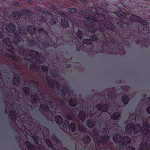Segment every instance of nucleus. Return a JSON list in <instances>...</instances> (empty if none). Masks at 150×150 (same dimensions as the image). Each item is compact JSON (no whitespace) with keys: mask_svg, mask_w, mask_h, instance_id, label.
I'll list each match as a JSON object with an SVG mask.
<instances>
[{"mask_svg":"<svg viewBox=\"0 0 150 150\" xmlns=\"http://www.w3.org/2000/svg\"><path fill=\"white\" fill-rule=\"evenodd\" d=\"M120 114L118 112H115L113 113L111 116L112 119L116 120H117L120 116Z\"/></svg>","mask_w":150,"mask_h":150,"instance_id":"nucleus-17","label":"nucleus"},{"mask_svg":"<svg viewBox=\"0 0 150 150\" xmlns=\"http://www.w3.org/2000/svg\"><path fill=\"white\" fill-rule=\"evenodd\" d=\"M95 10L96 13L95 14V17H93L91 15L85 16L84 18L85 24L89 27L90 28V31L91 32L94 33L96 30L93 29L95 27V22H98V21H103L105 20L104 15L103 13H102L103 9H101L100 7L96 8Z\"/></svg>","mask_w":150,"mask_h":150,"instance_id":"nucleus-1","label":"nucleus"},{"mask_svg":"<svg viewBox=\"0 0 150 150\" xmlns=\"http://www.w3.org/2000/svg\"><path fill=\"white\" fill-rule=\"evenodd\" d=\"M66 119L68 121H69L70 120H73V118L71 114H68L66 115Z\"/></svg>","mask_w":150,"mask_h":150,"instance_id":"nucleus-28","label":"nucleus"},{"mask_svg":"<svg viewBox=\"0 0 150 150\" xmlns=\"http://www.w3.org/2000/svg\"><path fill=\"white\" fill-rule=\"evenodd\" d=\"M116 14L121 18H124L125 17V14L122 11H117Z\"/></svg>","mask_w":150,"mask_h":150,"instance_id":"nucleus-20","label":"nucleus"},{"mask_svg":"<svg viewBox=\"0 0 150 150\" xmlns=\"http://www.w3.org/2000/svg\"><path fill=\"white\" fill-rule=\"evenodd\" d=\"M40 108L43 110L45 111L47 110L48 109V108L47 106V105L44 107L42 105H41L40 106Z\"/></svg>","mask_w":150,"mask_h":150,"instance_id":"nucleus-29","label":"nucleus"},{"mask_svg":"<svg viewBox=\"0 0 150 150\" xmlns=\"http://www.w3.org/2000/svg\"><path fill=\"white\" fill-rule=\"evenodd\" d=\"M75 96H74L73 99H71L69 101V105L71 106H74L76 105L77 103V101H76L75 98Z\"/></svg>","mask_w":150,"mask_h":150,"instance_id":"nucleus-13","label":"nucleus"},{"mask_svg":"<svg viewBox=\"0 0 150 150\" xmlns=\"http://www.w3.org/2000/svg\"><path fill=\"white\" fill-rule=\"evenodd\" d=\"M6 28L7 32L11 33L14 31L16 28V27L13 25L11 23L6 26Z\"/></svg>","mask_w":150,"mask_h":150,"instance_id":"nucleus-10","label":"nucleus"},{"mask_svg":"<svg viewBox=\"0 0 150 150\" xmlns=\"http://www.w3.org/2000/svg\"><path fill=\"white\" fill-rule=\"evenodd\" d=\"M80 13L82 14H87L86 11L84 10H82L80 12Z\"/></svg>","mask_w":150,"mask_h":150,"instance_id":"nucleus-40","label":"nucleus"},{"mask_svg":"<svg viewBox=\"0 0 150 150\" xmlns=\"http://www.w3.org/2000/svg\"><path fill=\"white\" fill-rule=\"evenodd\" d=\"M37 100H38V99H37L36 98H35L34 101H33V102H34L36 103V102H37Z\"/></svg>","mask_w":150,"mask_h":150,"instance_id":"nucleus-44","label":"nucleus"},{"mask_svg":"<svg viewBox=\"0 0 150 150\" xmlns=\"http://www.w3.org/2000/svg\"><path fill=\"white\" fill-rule=\"evenodd\" d=\"M57 142L58 141V140H57Z\"/></svg>","mask_w":150,"mask_h":150,"instance_id":"nucleus-50","label":"nucleus"},{"mask_svg":"<svg viewBox=\"0 0 150 150\" xmlns=\"http://www.w3.org/2000/svg\"><path fill=\"white\" fill-rule=\"evenodd\" d=\"M11 16V19L14 20H18L20 17V13L19 12H13Z\"/></svg>","mask_w":150,"mask_h":150,"instance_id":"nucleus-9","label":"nucleus"},{"mask_svg":"<svg viewBox=\"0 0 150 150\" xmlns=\"http://www.w3.org/2000/svg\"><path fill=\"white\" fill-rule=\"evenodd\" d=\"M61 23L62 26L64 27H67L69 25L68 21L64 19H61Z\"/></svg>","mask_w":150,"mask_h":150,"instance_id":"nucleus-23","label":"nucleus"},{"mask_svg":"<svg viewBox=\"0 0 150 150\" xmlns=\"http://www.w3.org/2000/svg\"><path fill=\"white\" fill-rule=\"evenodd\" d=\"M24 90L26 93H28L29 92V89L28 88L26 87L24 88Z\"/></svg>","mask_w":150,"mask_h":150,"instance_id":"nucleus-38","label":"nucleus"},{"mask_svg":"<svg viewBox=\"0 0 150 150\" xmlns=\"http://www.w3.org/2000/svg\"><path fill=\"white\" fill-rule=\"evenodd\" d=\"M21 29H19V33L22 35H26V34L27 33L26 32V30H25V31L24 30H21Z\"/></svg>","mask_w":150,"mask_h":150,"instance_id":"nucleus-31","label":"nucleus"},{"mask_svg":"<svg viewBox=\"0 0 150 150\" xmlns=\"http://www.w3.org/2000/svg\"><path fill=\"white\" fill-rule=\"evenodd\" d=\"M26 145L29 149L33 147L32 145L30 142H26Z\"/></svg>","mask_w":150,"mask_h":150,"instance_id":"nucleus-30","label":"nucleus"},{"mask_svg":"<svg viewBox=\"0 0 150 150\" xmlns=\"http://www.w3.org/2000/svg\"><path fill=\"white\" fill-rule=\"evenodd\" d=\"M122 101L123 103L126 104L129 101L128 97L126 95L123 96L122 98Z\"/></svg>","mask_w":150,"mask_h":150,"instance_id":"nucleus-19","label":"nucleus"},{"mask_svg":"<svg viewBox=\"0 0 150 150\" xmlns=\"http://www.w3.org/2000/svg\"><path fill=\"white\" fill-rule=\"evenodd\" d=\"M42 71L44 72H46L48 70L47 68L44 65L42 66Z\"/></svg>","mask_w":150,"mask_h":150,"instance_id":"nucleus-34","label":"nucleus"},{"mask_svg":"<svg viewBox=\"0 0 150 150\" xmlns=\"http://www.w3.org/2000/svg\"><path fill=\"white\" fill-rule=\"evenodd\" d=\"M93 134H99L98 132V131H96L95 130H93Z\"/></svg>","mask_w":150,"mask_h":150,"instance_id":"nucleus-42","label":"nucleus"},{"mask_svg":"<svg viewBox=\"0 0 150 150\" xmlns=\"http://www.w3.org/2000/svg\"><path fill=\"white\" fill-rule=\"evenodd\" d=\"M46 77L47 78V80H51V79L50 78V77L49 78H47V76H46Z\"/></svg>","mask_w":150,"mask_h":150,"instance_id":"nucleus-45","label":"nucleus"},{"mask_svg":"<svg viewBox=\"0 0 150 150\" xmlns=\"http://www.w3.org/2000/svg\"><path fill=\"white\" fill-rule=\"evenodd\" d=\"M73 42H74V40H73Z\"/></svg>","mask_w":150,"mask_h":150,"instance_id":"nucleus-54","label":"nucleus"},{"mask_svg":"<svg viewBox=\"0 0 150 150\" xmlns=\"http://www.w3.org/2000/svg\"><path fill=\"white\" fill-rule=\"evenodd\" d=\"M16 79H14L13 81V83L14 84V85H18L19 84V80L18 79H16V82L15 81H16Z\"/></svg>","mask_w":150,"mask_h":150,"instance_id":"nucleus-33","label":"nucleus"},{"mask_svg":"<svg viewBox=\"0 0 150 150\" xmlns=\"http://www.w3.org/2000/svg\"><path fill=\"white\" fill-rule=\"evenodd\" d=\"M83 43L86 44H90L92 43V41L90 39H85L83 40Z\"/></svg>","mask_w":150,"mask_h":150,"instance_id":"nucleus-25","label":"nucleus"},{"mask_svg":"<svg viewBox=\"0 0 150 150\" xmlns=\"http://www.w3.org/2000/svg\"><path fill=\"white\" fill-rule=\"evenodd\" d=\"M97 108H99V110L102 111H106L109 108V106L108 105H97L96 106Z\"/></svg>","mask_w":150,"mask_h":150,"instance_id":"nucleus-8","label":"nucleus"},{"mask_svg":"<svg viewBox=\"0 0 150 150\" xmlns=\"http://www.w3.org/2000/svg\"><path fill=\"white\" fill-rule=\"evenodd\" d=\"M2 45L6 46L7 51L11 53L13 52V50L9 38H6L4 40V44Z\"/></svg>","mask_w":150,"mask_h":150,"instance_id":"nucleus-5","label":"nucleus"},{"mask_svg":"<svg viewBox=\"0 0 150 150\" xmlns=\"http://www.w3.org/2000/svg\"><path fill=\"white\" fill-rule=\"evenodd\" d=\"M104 26L106 28L111 30H112L114 29V27L113 25L109 22L105 23Z\"/></svg>","mask_w":150,"mask_h":150,"instance_id":"nucleus-15","label":"nucleus"},{"mask_svg":"<svg viewBox=\"0 0 150 150\" xmlns=\"http://www.w3.org/2000/svg\"><path fill=\"white\" fill-rule=\"evenodd\" d=\"M106 127L105 128L103 127V129L102 131H101L100 130V133H102L103 134H104L105 135V137L106 135L107 136V139H104L103 140V141H108V139H109L110 138V136H108V134L109 132V131H110V127L107 126L106 125H105Z\"/></svg>","mask_w":150,"mask_h":150,"instance_id":"nucleus-7","label":"nucleus"},{"mask_svg":"<svg viewBox=\"0 0 150 150\" xmlns=\"http://www.w3.org/2000/svg\"><path fill=\"white\" fill-rule=\"evenodd\" d=\"M85 116V112L82 110L81 111L79 115V117L80 120L83 121L84 120Z\"/></svg>","mask_w":150,"mask_h":150,"instance_id":"nucleus-16","label":"nucleus"},{"mask_svg":"<svg viewBox=\"0 0 150 150\" xmlns=\"http://www.w3.org/2000/svg\"><path fill=\"white\" fill-rule=\"evenodd\" d=\"M143 127H144V132L146 134L148 133V132L149 126V124L146 123L143 124Z\"/></svg>","mask_w":150,"mask_h":150,"instance_id":"nucleus-21","label":"nucleus"},{"mask_svg":"<svg viewBox=\"0 0 150 150\" xmlns=\"http://www.w3.org/2000/svg\"><path fill=\"white\" fill-rule=\"evenodd\" d=\"M79 129L81 131H84L85 130V129L83 126H79Z\"/></svg>","mask_w":150,"mask_h":150,"instance_id":"nucleus-35","label":"nucleus"},{"mask_svg":"<svg viewBox=\"0 0 150 150\" xmlns=\"http://www.w3.org/2000/svg\"><path fill=\"white\" fill-rule=\"evenodd\" d=\"M26 57V58H28V57H26H26Z\"/></svg>","mask_w":150,"mask_h":150,"instance_id":"nucleus-55","label":"nucleus"},{"mask_svg":"<svg viewBox=\"0 0 150 150\" xmlns=\"http://www.w3.org/2000/svg\"><path fill=\"white\" fill-rule=\"evenodd\" d=\"M57 86H58V85H57Z\"/></svg>","mask_w":150,"mask_h":150,"instance_id":"nucleus-51","label":"nucleus"},{"mask_svg":"<svg viewBox=\"0 0 150 150\" xmlns=\"http://www.w3.org/2000/svg\"><path fill=\"white\" fill-rule=\"evenodd\" d=\"M38 32L40 33L45 32V31L42 28H39L38 29Z\"/></svg>","mask_w":150,"mask_h":150,"instance_id":"nucleus-36","label":"nucleus"},{"mask_svg":"<svg viewBox=\"0 0 150 150\" xmlns=\"http://www.w3.org/2000/svg\"><path fill=\"white\" fill-rule=\"evenodd\" d=\"M68 11L70 13H74L76 12V10L75 8H69L68 9Z\"/></svg>","mask_w":150,"mask_h":150,"instance_id":"nucleus-26","label":"nucleus"},{"mask_svg":"<svg viewBox=\"0 0 150 150\" xmlns=\"http://www.w3.org/2000/svg\"><path fill=\"white\" fill-rule=\"evenodd\" d=\"M32 2V0H29L28 1V2L29 3H31Z\"/></svg>","mask_w":150,"mask_h":150,"instance_id":"nucleus-47","label":"nucleus"},{"mask_svg":"<svg viewBox=\"0 0 150 150\" xmlns=\"http://www.w3.org/2000/svg\"><path fill=\"white\" fill-rule=\"evenodd\" d=\"M71 0L74 2H75V0Z\"/></svg>","mask_w":150,"mask_h":150,"instance_id":"nucleus-48","label":"nucleus"},{"mask_svg":"<svg viewBox=\"0 0 150 150\" xmlns=\"http://www.w3.org/2000/svg\"><path fill=\"white\" fill-rule=\"evenodd\" d=\"M149 101L150 102V99H149Z\"/></svg>","mask_w":150,"mask_h":150,"instance_id":"nucleus-52","label":"nucleus"},{"mask_svg":"<svg viewBox=\"0 0 150 150\" xmlns=\"http://www.w3.org/2000/svg\"><path fill=\"white\" fill-rule=\"evenodd\" d=\"M4 33H2V32H1L0 31V39H2V38L3 40V42H3V43H4V40H5V39L6 38H4Z\"/></svg>","mask_w":150,"mask_h":150,"instance_id":"nucleus-32","label":"nucleus"},{"mask_svg":"<svg viewBox=\"0 0 150 150\" xmlns=\"http://www.w3.org/2000/svg\"><path fill=\"white\" fill-rule=\"evenodd\" d=\"M123 150H135V149L132 147H128L126 149L123 148Z\"/></svg>","mask_w":150,"mask_h":150,"instance_id":"nucleus-37","label":"nucleus"},{"mask_svg":"<svg viewBox=\"0 0 150 150\" xmlns=\"http://www.w3.org/2000/svg\"><path fill=\"white\" fill-rule=\"evenodd\" d=\"M131 19L132 21L140 22L144 25H147L148 23L146 20H143L141 19L139 17L134 15L132 16Z\"/></svg>","mask_w":150,"mask_h":150,"instance_id":"nucleus-6","label":"nucleus"},{"mask_svg":"<svg viewBox=\"0 0 150 150\" xmlns=\"http://www.w3.org/2000/svg\"><path fill=\"white\" fill-rule=\"evenodd\" d=\"M76 35L78 37L79 39H81L82 38V37L83 35V34L81 31L80 30H79L78 32L76 33Z\"/></svg>","mask_w":150,"mask_h":150,"instance_id":"nucleus-27","label":"nucleus"},{"mask_svg":"<svg viewBox=\"0 0 150 150\" xmlns=\"http://www.w3.org/2000/svg\"><path fill=\"white\" fill-rule=\"evenodd\" d=\"M57 124L59 123L62 124L63 123V119L61 117L57 116Z\"/></svg>","mask_w":150,"mask_h":150,"instance_id":"nucleus-24","label":"nucleus"},{"mask_svg":"<svg viewBox=\"0 0 150 150\" xmlns=\"http://www.w3.org/2000/svg\"><path fill=\"white\" fill-rule=\"evenodd\" d=\"M91 38L93 40H96L97 38L95 35H92L91 36Z\"/></svg>","mask_w":150,"mask_h":150,"instance_id":"nucleus-39","label":"nucleus"},{"mask_svg":"<svg viewBox=\"0 0 150 150\" xmlns=\"http://www.w3.org/2000/svg\"><path fill=\"white\" fill-rule=\"evenodd\" d=\"M91 14H92V15H93V14H92V13H91Z\"/></svg>","mask_w":150,"mask_h":150,"instance_id":"nucleus-53","label":"nucleus"},{"mask_svg":"<svg viewBox=\"0 0 150 150\" xmlns=\"http://www.w3.org/2000/svg\"><path fill=\"white\" fill-rule=\"evenodd\" d=\"M30 56L31 58L30 59V62L35 63L38 62L40 64L43 63V62L40 61V59H42V57L40 58L39 57L38 53L35 51H32L29 52Z\"/></svg>","mask_w":150,"mask_h":150,"instance_id":"nucleus-3","label":"nucleus"},{"mask_svg":"<svg viewBox=\"0 0 150 150\" xmlns=\"http://www.w3.org/2000/svg\"><path fill=\"white\" fill-rule=\"evenodd\" d=\"M113 138L114 141L117 144H118L119 147L121 148L128 145L130 142V139L129 137L124 136L122 138L120 135L118 134H115Z\"/></svg>","mask_w":150,"mask_h":150,"instance_id":"nucleus-2","label":"nucleus"},{"mask_svg":"<svg viewBox=\"0 0 150 150\" xmlns=\"http://www.w3.org/2000/svg\"><path fill=\"white\" fill-rule=\"evenodd\" d=\"M146 111L149 113H150V106L148 107L146 109Z\"/></svg>","mask_w":150,"mask_h":150,"instance_id":"nucleus-43","label":"nucleus"},{"mask_svg":"<svg viewBox=\"0 0 150 150\" xmlns=\"http://www.w3.org/2000/svg\"><path fill=\"white\" fill-rule=\"evenodd\" d=\"M62 93L63 95L70 96L71 94L72 96L73 95V94L72 93H71V92L70 91L69 89L68 88H63L62 90Z\"/></svg>","mask_w":150,"mask_h":150,"instance_id":"nucleus-11","label":"nucleus"},{"mask_svg":"<svg viewBox=\"0 0 150 150\" xmlns=\"http://www.w3.org/2000/svg\"><path fill=\"white\" fill-rule=\"evenodd\" d=\"M23 12H24L25 13H26V14L28 13H30L31 12V11H28V10H25Z\"/></svg>","mask_w":150,"mask_h":150,"instance_id":"nucleus-41","label":"nucleus"},{"mask_svg":"<svg viewBox=\"0 0 150 150\" xmlns=\"http://www.w3.org/2000/svg\"><path fill=\"white\" fill-rule=\"evenodd\" d=\"M27 29V33H29L31 35H33L35 34L36 32V30L35 27L33 26H31L28 27Z\"/></svg>","mask_w":150,"mask_h":150,"instance_id":"nucleus-12","label":"nucleus"},{"mask_svg":"<svg viewBox=\"0 0 150 150\" xmlns=\"http://www.w3.org/2000/svg\"><path fill=\"white\" fill-rule=\"evenodd\" d=\"M66 125V127H70L72 131L74 132L76 130V126L74 123L73 122H71L70 125H69V122H67Z\"/></svg>","mask_w":150,"mask_h":150,"instance_id":"nucleus-14","label":"nucleus"},{"mask_svg":"<svg viewBox=\"0 0 150 150\" xmlns=\"http://www.w3.org/2000/svg\"><path fill=\"white\" fill-rule=\"evenodd\" d=\"M83 141L85 144H86L90 142V138L88 136L86 135L83 138Z\"/></svg>","mask_w":150,"mask_h":150,"instance_id":"nucleus-22","label":"nucleus"},{"mask_svg":"<svg viewBox=\"0 0 150 150\" xmlns=\"http://www.w3.org/2000/svg\"><path fill=\"white\" fill-rule=\"evenodd\" d=\"M86 123L87 126L90 127H93L95 124L94 121L92 120H87L86 121Z\"/></svg>","mask_w":150,"mask_h":150,"instance_id":"nucleus-18","label":"nucleus"},{"mask_svg":"<svg viewBox=\"0 0 150 150\" xmlns=\"http://www.w3.org/2000/svg\"><path fill=\"white\" fill-rule=\"evenodd\" d=\"M62 16H63V15H64V16H66V15L64 14V13H62Z\"/></svg>","mask_w":150,"mask_h":150,"instance_id":"nucleus-49","label":"nucleus"},{"mask_svg":"<svg viewBox=\"0 0 150 150\" xmlns=\"http://www.w3.org/2000/svg\"><path fill=\"white\" fill-rule=\"evenodd\" d=\"M133 125L132 123L128 124L126 127V132L128 133H130L133 131L135 133H137L139 132L141 130V126L138 124H136L134 126L133 128Z\"/></svg>","mask_w":150,"mask_h":150,"instance_id":"nucleus-4","label":"nucleus"},{"mask_svg":"<svg viewBox=\"0 0 150 150\" xmlns=\"http://www.w3.org/2000/svg\"><path fill=\"white\" fill-rule=\"evenodd\" d=\"M82 2H86V0H80Z\"/></svg>","mask_w":150,"mask_h":150,"instance_id":"nucleus-46","label":"nucleus"}]
</instances>
